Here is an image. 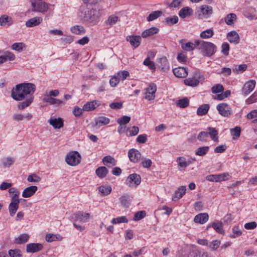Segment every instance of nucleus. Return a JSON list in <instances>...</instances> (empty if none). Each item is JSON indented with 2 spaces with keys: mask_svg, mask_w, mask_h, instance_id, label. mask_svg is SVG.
<instances>
[{
  "mask_svg": "<svg viewBox=\"0 0 257 257\" xmlns=\"http://www.w3.org/2000/svg\"><path fill=\"white\" fill-rule=\"evenodd\" d=\"M36 90L35 85L32 83H22L18 84L11 91V97L15 100L25 101L20 102L18 107L23 109L29 106L33 101V94Z\"/></svg>",
  "mask_w": 257,
  "mask_h": 257,
  "instance_id": "f257e3e1",
  "label": "nucleus"
},
{
  "mask_svg": "<svg viewBox=\"0 0 257 257\" xmlns=\"http://www.w3.org/2000/svg\"><path fill=\"white\" fill-rule=\"evenodd\" d=\"M195 43L204 56L211 57L216 52V46L211 42L195 40Z\"/></svg>",
  "mask_w": 257,
  "mask_h": 257,
  "instance_id": "f03ea898",
  "label": "nucleus"
},
{
  "mask_svg": "<svg viewBox=\"0 0 257 257\" xmlns=\"http://www.w3.org/2000/svg\"><path fill=\"white\" fill-rule=\"evenodd\" d=\"M81 157L77 151H72L67 154L65 157L66 162L69 165L75 166L80 163Z\"/></svg>",
  "mask_w": 257,
  "mask_h": 257,
  "instance_id": "7ed1b4c3",
  "label": "nucleus"
},
{
  "mask_svg": "<svg viewBox=\"0 0 257 257\" xmlns=\"http://www.w3.org/2000/svg\"><path fill=\"white\" fill-rule=\"evenodd\" d=\"M32 11L45 14L49 9L50 5L45 2L32 1Z\"/></svg>",
  "mask_w": 257,
  "mask_h": 257,
  "instance_id": "20e7f679",
  "label": "nucleus"
},
{
  "mask_svg": "<svg viewBox=\"0 0 257 257\" xmlns=\"http://www.w3.org/2000/svg\"><path fill=\"white\" fill-rule=\"evenodd\" d=\"M229 173H223L219 174L209 175L206 177V179L210 182H221L228 180L230 178Z\"/></svg>",
  "mask_w": 257,
  "mask_h": 257,
  "instance_id": "39448f33",
  "label": "nucleus"
},
{
  "mask_svg": "<svg viewBox=\"0 0 257 257\" xmlns=\"http://www.w3.org/2000/svg\"><path fill=\"white\" fill-rule=\"evenodd\" d=\"M157 85L154 83H150L146 88V99L152 102L155 98Z\"/></svg>",
  "mask_w": 257,
  "mask_h": 257,
  "instance_id": "423d86ee",
  "label": "nucleus"
},
{
  "mask_svg": "<svg viewBox=\"0 0 257 257\" xmlns=\"http://www.w3.org/2000/svg\"><path fill=\"white\" fill-rule=\"evenodd\" d=\"M141 182V178L137 174H130L125 181V184L129 187H136Z\"/></svg>",
  "mask_w": 257,
  "mask_h": 257,
  "instance_id": "0eeeda50",
  "label": "nucleus"
},
{
  "mask_svg": "<svg viewBox=\"0 0 257 257\" xmlns=\"http://www.w3.org/2000/svg\"><path fill=\"white\" fill-rule=\"evenodd\" d=\"M195 161V159L190 158L186 160L184 157H179L176 159L178 170L180 171H184L186 168Z\"/></svg>",
  "mask_w": 257,
  "mask_h": 257,
  "instance_id": "6e6552de",
  "label": "nucleus"
},
{
  "mask_svg": "<svg viewBox=\"0 0 257 257\" xmlns=\"http://www.w3.org/2000/svg\"><path fill=\"white\" fill-rule=\"evenodd\" d=\"M218 113L222 116L228 117L232 113L230 106L225 103H221L216 106Z\"/></svg>",
  "mask_w": 257,
  "mask_h": 257,
  "instance_id": "1a4fd4ad",
  "label": "nucleus"
},
{
  "mask_svg": "<svg viewBox=\"0 0 257 257\" xmlns=\"http://www.w3.org/2000/svg\"><path fill=\"white\" fill-rule=\"evenodd\" d=\"M201 78V74L199 72H196L195 76L192 77H189L184 80V84L186 85L196 87L197 86L200 82L199 79Z\"/></svg>",
  "mask_w": 257,
  "mask_h": 257,
  "instance_id": "9d476101",
  "label": "nucleus"
},
{
  "mask_svg": "<svg viewBox=\"0 0 257 257\" xmlns=\"http://www.w3.org/2000/svg\"><path fill=\"white\" fill-rule=\"evenodd\" d=\"M256 85V81L255 80L251 79L247 81L243 85L241 91L245 96L250 93L255 88Z\"/></svg>",
  "mask_w": 257,
  "mask_h": 257,
  "instance_id": "9b49d317",
  "label": "nucleus"
},
{
  "mask_svg": "<svg viewBox=\"0 0 257 257\" xmlns=\"http://www.w3.org/2000/svg\"><path fill=\"white\" fill-rule=\"evenodd\" d=\"M89 217V213L78 211L73 215L72 219L75 222L84 223L88 221Z\"/></svg>",
  "mask_w": 257,
  "mask_h": 257,
  "instance_id": "f8f14e48",
  "label": "nucleus"
},
{
  "mask_svg": "<svg viewBox=\"0 0 257 257\" xmlns=\"http://www.w3.org/2000/svg\"><path fill=\"white\" fill-rule=\"evenodd\" d=\"M83 17L84 21L93 22L97 19L99 17L96 15V10L91 9L85 11Z\"/></svg>",
  "mask_w": 257,
  "mask_h": 257,
  "instance_id": "ddd939ff",
  "label": "nucleus"
},
{
  "mask_svg": "<svg viewBox=\"0 0 257 257\" xmlns=\"http://www.w3.org/2000/svg\"><path fill=\"white\" fill-rule=\"evenodd\" d=\"M43 245L39 243H30L26 245V251L28 253H35L41 250Z\"/></svg>",
  "mask_w": 257,
  "mask_h": 257,
  "instance_id": "4468645a",
  "label": "nucleus"
},
{
  "mask_svg": "<svg viewBox=\"0 0 257 257\" xmlns=\"http://www.w3.org/2000/svg\"><path fill=\"white\" fill-rule=\"evenodd\" d=\"M43 101L47 102L51 105H54L58 107L65 104V101L54 97H50L48 96H44L43 98Z\"/></svg>",
  "mask_w": 257,
  "mask_h": 257,
  "instance_id": "2eb2a0df",
  "label": "nucleus"
},
{
  "mask_svg": "<svg viewBox=\"0 0 257 257\" xmlns=\"http://www.w3.org/2000/svg\"><path fill=\"white\" fill-rule=\"evenodd\" d=\"M9 192L11 198V202H20L21 200H25L24 199H19L20 195V191L15 187H11L9 190Z\"/></svg>",
  "mask_w": 257,
  "mask_h": 257,
  "instance_id": "dca6fc26",
  "label": "nucleus"
},
{
  "mask_svg": "<svg viewBox=\"0 0 257 257\" xmlns=\"http://www.w3.org/2000/svg\"><path fill=\"white\" fill-rule=\"evenodd\" d=\"M226 38L228 41L234 44L239 43L240 37L238 33L235 31H232L227 34Z\"/></svg>",
  "mask_w": 257,
  "mask_h": 257,
  "instance_id": "f3484780",
  "label": "nucleus"
},
{
  "mask_svg": "<svg viewBox=\"0 0 257 257\" xmlns=\"http://www.w3.org/2000/svg\"><path fill=\"white\" fill-rule=\"evenodd\" d=\"M128 157L131 161L137 162L141 158V155L139 151L135 149H131L128 151Z\"/></svg>",
  "mask_w": 257,
  "mask_h": 257,
  "instance_id": "a211bd4d",
  "label": "nucleus"
},
{
  "mask_svg": "<svg viewBox=\"0 0 257 257\" xmlns=\"http://www.w3.org/2000/svg\"><path fill=\"white\" fill-rule=\"evenodd\" d=\"M185 40L184 39H182L179 41L180 44H181V48L183 50L186 51H191L195 49L196 47H197L195 41L194 43H193L190 42H188L185 43Z\"/></svg>",
  "mask_w": 257,
  "mask_h": 257,
  "instance_id": "6ab92c4d",
  "label": "nucleus"
},
{
  "mask_svg": "<svg viewBox=\"0 0 257 257\" xmlns=\"http://www.w3.org/2000/svg\"><path fill=\"white\" fill-rule=\"evenodd\" d=\"M209 219V216L207 213H201L196 215L194 218V221L196 223L203 224Z\"/></svg>",
  "mask_w": 257,
  "mask_h": 257,
  "instance_id": "aec40b11",
  "label": "nucleus"
},
{
  "mask_svg": "<svg viewBox=\"0 0 257 257\" xmlns=\"http://www.w3.org/2000/svg\"><path fill=\"white\" fill-rule=\"evenodd\" d=\"M186 188L185 186H182L176 190L172 197V200L176 201L181 198L185 194Z\"/></svg>",
  "mask_w": 257,
  "mask_h": 257,
  "instance_id": "412c9836",
  "label": "nucleus"
},
{
  "mask_svg": "<svg viewBox=\"0 0 257 257\" xmlns=\"http://www.w3.org/2000/svg\"><path fill=\"white\" fill-rule=\"evenodd\" d=\"M36 186H31L26 188L22 192V196L24 198H29L32 196L37 191Z\"/></svg>",
  "mask_w": 257,
  "mask_h": 257,
  "instance_id": "4be33fe9",
  "label": "nucleus"
},
{
  "mask_svg": "<svg viewBox=\"0 0 257 257\" xmlns=\"http://www.w3.org/2000/svg\"><path fill=\"white\" fill-rule=\"evenodd\" d=\"M212 227L217 232L220 234H223L224 233V230L223 228V224L221 221H217L212 222L208 224L206 227V230H208L209 228Z\"/></svg>",
  "mask_w": 257,
  "mask_h": 257,
  "instance_id": "5701e85b",
  "label": "nucleus"
},
{
  "mask_svg": "<svg viewBox=\"0 0 257 257\" xmlns=\"http://www.w3.org/2000/svg\"><path fill=\"white\" fill-rule=\"evenodd\" d=\"M126 40L134 48L138 47L141 43V38L139 36H129L126 37Z\"/></svg>",
  "mask_w": 257,
  "mask_h": 257,
  "instance_id": "b1692460",
  "label": "nucleus"
},
{
  "mask_svg": "<svg viewBox=\"0 0 257 257\" xmlns=\"http://www.w3.org/2000/svg\"><path fill=\"white\" fill-rule=\"evenodd\" d=\"M43 21V19L40 17H36L31 18L26 21V26L27 27L31 28L38 26Z\"/></svg>",
  "mask_w": 257,
  "mask_h": 257,
  "instance_id": "393cba45",
  "label": "nucleus"
},
{
  "mask_svg": "<svg viewBox=\"0 0 257 257\" xmlns=\"http://www.w3.org/2000/svg\"><path fill=\"white\" fill-rule=\"evenodd\" d=\"M184 257H211L209 255V253L207 251H204L203 252L200 251L195 249L190 251Z\"/></svg>",
  "mask_w": 257,
  "mask_h": 257,
  "instance_id": "a878e982",
  "label": "nucleus"
},
{
  "mask_svg": "<svg viewBox=\"0 0 257 257\" xmlns=\"http://www.w3.org/2000/svg\"><path fill=\"white\" fill-rule=\"evenodd\" d=\"M193 14V10L188 7L182 8L179 12L178 15L181 18H185L190 17Z\"/></svg>",
  "mask_w": 257,
  "mask_h": 257,
  "instance_id": "bb28decb",
  "label": "nucleus"
},
{
  "mask_svg": "<svg viewBox=\"0 0 257 257\" xmlns=\"http://www.w3.org/2000/svg\"><path fill=\"white\" fill-rule=\"evenodd\" d=\"M173 72L176 77L179 78H184L188 74L186 69L182 67H178L173 69Z\"/></svg>",
  "mask_w": 257,
  "mask_h": 257,
  "instance_id": "cd10ccee",
  "label": "nucleus"
},
{
  "mask_svg": "<svg viewBox=\"0 0 257 257\" xmlns=\"http://www.w3.org/2000/svg\"><path fill=\"white\" fill-rule=\"evenodd\" d=\"M159 67L164 72H167L170 69V65L167 59L165 57L159 59Z\"/></svg>",
  "mask_w": 257,
  "mask_h": 257,
  "instance_id": "c85d7f7f",
  "label": "nucleus"
},
{
  "mask_svg": "<svg viewBox=\"0 0 257 257\" xmlns=\"http://www.w3.org/2000/svg\"><path fill=\"white\" fill-rule=\"evenodd\" d=\"M49 123L55 128H60L63 126V121L61 117L51 118L49 120Z\"/></svg>",
  "mask_w": 257,
  "mask_h": 257,
  "instance_id": "c756f323",
  "label": "nucleus"
},
{
  "mask_svg": "<svg viewBox=\"0 0 257 257\" xmlns=\"http://www.w3.org/2000/svg\"><path fill=\"white\" fill-rule=\"evenodd\" d=\"M95 125L100 127L102 125H105L108 124L110 122V119L108 117L100 116L95 118Z\"/></svg>",
  "mask_w": 257,
  "mask_h": 257,
  "instance_id": "7c9ffc66",
  "label": "nucleus"
},
{
  "mask_svg": "<svg viewBox=\"0 0 257 257\" xmlns=\"http://www.w3.org/2000/svg\"><path fill=\"white\" fill-rule=\"evenodd\" d=\"M102 162L103 164L108 167L111 168L116 165V160L110 156H107L103 158Z\"/></svg>",
  "mask_w": 257,
  "mask_h": 257,
  "instance_id": "2f4dec72",
  "label": "nucleus"
},
{
  "mask_svg": "<svg viewBox=\"0 0 257 257\" xmlns=\"http://www.w3.org/2000/svg\"><path fill=\"white\" fill-rule=\"evenodd\" d=\"M29 237L30 235L29 234L27 233H23L17 237H15L14 239V242L15 243L18 244H23L27 242Z\"/></svg>",
  "mask_w": 257,
  "mask_h": 257,
  "instance_id": "473e14b6",
  "label": "nucleus"
},
{
  "mask_svg": "<svg viewBox=\"0 0 257 257\" xmlns=\"http://www.w3.org/2000/svg\"><path fill=\"white\" fill-rule=\"evenodd\" d=\"M210 105L208 104H204L199 106L197 108L196 113L199 116L205 115L208 112Z\"/></svg>",
  "mask_w": 257,
  "mask_h": 257,
  "instance_id": "72a5a7b5",
  "label": "nucleus"
},
{
  "mask_svg": "<svg viewBox=\"0 0 257 257\" xmlns=\"http://www.w3.org/2000/svg\"><path fill=\"white\" fill-rule=\"evenodd\" d=\"M98 101L93 100L87 102L83 106L84 111H89L94 110L98 106Z\"/></svg>",
  "mask_w": 257,
  "mask_h": 257,
  "instance_id": "f704fd0d",
  "label": "nucleus"
},
{
  "mask_svg": "<svg viewBox=\"0 0 257 257\" xmlns=\"http://www.w3.org/2000/svg\"><path fill=\"white\" fill-rule=\"evenodd\" d=\"M98 190L101 196H106L110 193L112 188L109 185H101L98 188Z\"/></svg>",
  "mask_w": 257,
  "mask_h": 257,
  "instance_id": "c9c22d12",
  "label": "nucleus"
},
{
  "mask_svg": "<svg viewBox=\"0 0 257 257\" xmlns=\"http://www.w3.org/2000/svg\"><path fill=\"white\" fill-rule=\"evenodd\" d=\"M207 130L208 131L207 132L208 133V136L209 135L210 136L211 140L214 142H218V138L217 131L215 128L211 127H207Z\"/></svg>",
  "mask_w": 257,
  "mask_h": 257,
  "instance_id": "e433bc0d",
  "label": "nucleus"
},
{
  "mask_svg": "<svg viewBox=\"0 0 257 257\" xmlns=\"http://www.w3.org/2000/svg\"><path fill=\"white\" fill-rule=\"evenodd\" d=\"M62 239V237L58 234H54L52 233H48L45 236V239L47 242H51L54 241H60Z\"/></svg>",
  "mask_w": 257,
  "mask_h": 257,
  "instance_id": "4c0bfd02",
  "label": "nucleus"
},
{
  "mask_svg": "<svg viewBox=\"0 0 257 257\" xmlns=\"http://www.w3.org/2000/svg\"><path fill=\"white\" fill-rule=\"evenodd\" d=\"M70 31L72 33L76 35H82L85 33L84 28L80 25H75L72 27L70 29Z\"/></svg>",
  "mask_w": 257,
  "mask_h": 257,
  "instance_id": "58836bf2",
  "label": "nucleus"
},
{
  "mask_svg": "<svg viewBox=\"0 0 257 257\" xmlns=\"http://www.w3.org/2000/svg\"><path fill=\"white\" fill-rule=\"evenodd\" d=\"M20 202H11L9 205V210L11 216H13L19 208Z\"/></svg>",
  "mask_w": 257,
  "mask_h": 257,
  "instance_id": "ea45409f",
  "label": "nucleus"
},
{
  "mask_svg": "<svg viewBox=\"0 0 257 257\" xmlns=\"http://www.w3.org/2000/svg\"><path fill=\"white\" fill-rule=\"evenodd\" d=\"M214 35V31L212 28L208 29L201 32L200 37L203 39H209Z\"/></svg>",
  "mask_w": 257,
  "mask_h": 257,
  "instance_id": "a19ab883",
  "label": "nucleus"
},
{
  "mask_svg": "<svg viewBox=\"0 0 257 257\" xmlns=\"http://www.w3.org/2000/svg\"><path fill=\"white\" fill-rule=\"evenodd\" d=\"M236 19V16L235 14L231 13L228 14L224 18V21L227 25L232 26L234 24V21Z\"/></svg>",
  "mask_w": 257,
  "mask_h": 257,
  "instance_id": "79ce46f5",
  "label": "nucleus"
},
{
  "mask_svg": "<svg viewBox=\"0 0 257 257\" xmlns=\"http://www.w3.org/2000/svg\"><path fill=\"white\" fill-rule=\"evenodd\" d=\"M108 171L105 167H99L95 171L97 176L100 178H103L105 177L107 174Z\"/></svg>",
  "mask_w": 257,
  "mask_h": 257,
  "instance_id": "37998d69",
  "label": "nucleus"
},
{
  "mask_svg": "<svg viewBox=\"0 0 257 257\" xmlns=\"http://www.w3.org/2000/svg\"><path fill=\"white\" fill-rule=\"evenodd\" d=\"M200 12L203 16H209L212 14V8L207 5H203L200 7Z\"/></svg>",
  "mask_w": 257,
  "mask_h": 257,
  "instance_id": "c03bdc74",
  "label": "nucleus"
},
{
  "mask_svg": "<svg viewBox=\"0 0 257 257\" xmlns=\"http://www.w3.org/2000/svg\"><path fill=\"white\" fill-rule=\"evenodd\" d=\"M209 147L204 146L198 148L195 151V155L199 156H204L209 152Z\"/></svg>",
  "mask_w": 257,
  "mask_h": 257,
  "instance_id": "a18cd8bd",
  "label": "nucleus"
},
{
  "mask_svg": "<svg viewBox=\"0 0 257 257\" xmlns=\"http://www.w3.org/2000/svg\"><path fill=\"white\" fill-rule=\"evenodd\" d=\"M162 14L163 13L161 11L158 10L154 11L151 13L147 17V21L149 22L153 21L160 17L162 15Z\"/></svg>",
  "mask_w": 257,
  "mask_h": 257,
  "instance_id": "49530a36",
  "label": "nucleus"
},
{
  "mask_svg": "<svg viewBox=\"0 0 257 257\" xmlns=\"http://www.w3.org/2000/svg\"><path fill=\"white\" fill-rule=\"evenodd\" d=\"M146 66L151 71L152 73L156 70V65L155 62L149 58H146Z\"/></svg>",
  "mask_w": 257,
  "mask_h": 257,
  "instance_id": "de8ad7c7",
  "label": "nucleus"
},
{
  "mask_svg": "<svg viewBox=\"0 0 257 257\" xmlns=\"http://www.w3.org/2000/svg\"><path fill=\"white\" fill-rule=\"evenodd\" d=\"M179 20L177 16H174L172 17H167L165 19V23L166 25L171 26L178 23Z\"/></svg>",
  "mask_w": 257,
  "mask_h": 257,
  "instance_id": "09e8293b",
  "label": "nucleus"
},
{
  "mask_svg": "<svg viewBox=\"0 0 257 257\" xmlns=\"http://www.w3.org/2000/svg\"><path fill=\"white\" fill-rule=\"evenodd\" d=\"M189 100L187 97L179 99L176 102V105L180 108H185L189 105Z\"/></svg>",
  "mask_w": 257,
  "mask_h": 257,
  "instance_id": "8fccbe9b",
  "label": "nucleus"
},
{
  "mask_svg": "<svg viewBox=\"0 0 257 257\" xmlns=\"http://www.w3.org/2000/svg\"><path fill=\"white\" fill-rule=\"evenodd\" d=\"M139 132V127L136 126L128 127L127 129V136H134L138 135Z\"/></svg>",
  "mask_w": 257,
  "mask_h": 257,
  "instance_id": "3c124183",
  "label": "nucleus"
},
{
  "mask_svg": "<svg viewBox=\"0 0 257 257\" xmlns=\"http://www.w3.org/2000/svg\"><path fill=\"white\" fill-rule=\"evenodd\" d=\"M118 20V17L111 15L108 18L107 20L105 22V23L106 25L112 26L115 25L117 22Z\"/></svg>",
  "mask_w": 257,
  "mask_h": 257,
  "instance_id": "603ef678",
  "label": "nucleus"
},
{
  "mask_svg": "<svg viewBox=\"0 0 257 257\" xmlns=\"http://www.w3.org/2000/svg\"><path fill=\"white\" fill-rule=\"evenodd\" d=\"M127 222H128V219L124 216H119L116 218H114L111 221V223L113 224H118V223H127Z\"/></svg>",
  "mask_w": 257,
  "mask_h": 257,
  "instance_id": "864d4df0",
  "label": "nucleus"
},
{
  "mask_svg": "<svg viewBox=\"0 0 257 257\" xmlns=\"http://www.w3.org/2000/svg\"><path fill=\"white\" fill-rule=\"evenodd\" d=\"M160 31L158 28L153 27L146 30V37L147 36H152L155 34H158Z\"/></svg>",
  "mask_w": 257,
  "mask_h": 257,
  "instance_id": "5fc2aeb1",
  "label": "nucleus"
},
{
  "mask_svg": "<svg viewBox=\"0 0 257 257\" xmlns=\"http://www.w3.org/2000/svg\"><path fill=\"white\" fill-rule=\"evenodd\" d=\"M220 245V241L219 240H214L210 242L208 244V247L211 250H216Z\"/></svg>",
  "mask_w": 257,
  "mask_h": 257,
  "instance_id": "6e6d98bb",
  "label": "nucleus"
},
{
  "mask_svg": "<svg viewBox=\"0 0 257 257\" xmlns=\"http://www.w3.org/2000/svg\"><path fill=\"white\" fill-rule=\"evenodd\" d=\"M11 24V18L6 16H2L0 18V25L1 26H10Z\"/></svg>",
  "mask_w": 257,
  "mask_h": 257,
  "instance_id": "4d7b16f0",
  "label": "nucleus"
},
{
  "mask_svg": "<svg viewBox=\"0 0 257 257\" xmlns=\"http://www.w3.org/2000/svg\"><path fill=\"white\" fill-rule=\"evenodd\" d=\"M25 47V45L23 43H15L12 45L11 48L14 50L21 52Z\"/></svg>",
  "mask_w": 257,
  "mask_h": 257,
  "instance_id": "13d9d810",
  "label": "nucleus"
},
{
  "mask_svg": "<svg viewBox=\"0 0 257 257\" xmlns=\"http://www.w3.org/2000/svg\"><path fill=\"white\" fill-rule=\"evenodd\" d=\"M9 254L11 257H23L22 252L19 249L9 250Z\"/></svg>",
  "mask_w": 257,
  "mask_h": 257,
  "instance_id": "bf43d9fd",
  "label": "nucleus"
},
{
  "mask_svg": "<svg viewBox=\"0 0 257 257\" xmlns=\"http://www.w3.org/2000/svg\"><path fill=\"white\" fill-rule=\"evenodd\" d=\"M247 68L246 64H243L238 66H236L235 69H233V72H236L237 73H241L244 72Z\"/></svg>",
  "mask_w": 257,
  "mask_h": 257,
  "instance_id": "052dcab7",
  "label": "nucleus"
},
{
  "mask_svg": "<svg viewBox=\"0 0 257 257\" xmlns=\"http://www.w3.org/2000/svg\"><path fill=\"white\" fill-rule=\"evenodd\" d=\"M224 90V87L222 85L220 84H217L214 85L211 88V91L213 93H218L222 92Z\"/></svg>",
  "mask_w": 257,
  "mask_h": 257,
  "instance_id": "680f3d73",
  "label": "nucleus"
},
{
  "mask_svg": "<svg viewBox=\"0 0 257 257\" xmlns=\"http://www.w3.org/2000/svg\"><path fill=\"white\" fill-rule=\"evenodd\" d=\"M131 120V117L126 115H124L117 119V122L119 124L125 125L128 123Z\"/></svg>",
  "mask_w": 257,
  "mask_h": 257,
  "instance_id": "e2e57ef3",
  "label": "nucleus"
},
{
  "mask_svg": "<svg viewBox=\"0 0 257 257\" xmlns=\"http://www.w3.org/2000/svg\"><path fill=\"white\" fill-rule=\"evenodd\" d=\"M119 81V78L115 74L111 77L109 80V84L111 87H114L116 86Z\"/></svg>",
  "mask_w": 257,
  "mask_h": 257,
  "instance_id": "0e129e2a",
  "label": "nucleus"
},
{
  "mask_svg": "<svg viewBox=\"0 0 257 257\" xmlns=\"http://www.w3.org/2000/svg\"><path fill=\"white\" fill-rule=\"evenodd\" d=\"M119 199L122 205L125 207H128L131 201L129 197L123 196H121Z\"/></svg>",
  "mask_w": 257,
  "mask_h": 257,
  "instance_id": "69168bd1",
  "label": "nucleus"
},
{
  "mask_svg": "<svg viewBox=\"0 0 257 257\" xmlns=\"http://www.w3.org/2000/svg\"><path fill=\"white\" fill-rule=\"evenodd\" d=\"M3 56L6 59V62L8 60L14 61L16 58L15 55L9 51H6Z\"/></svg>",
  "mask_w": 257,
  "mask_h": 257,
  "instance_id": "338daca9",
  "label": "nucleus"
},
{
  "mask_svg": "<svg viewBox=\"0 0 257 257\" xmlns=\"http://www.w3.org/2000/svg\"><path fill=\"white\" fill-rule=\"evenodd\" d=\"M232 233L233 234L231 235V237L232 238H236L242 234V231L239 229L238 226H234L232 228Z\"/></svg>",
  "mask_w": 257,
  "mask_h": 257,
  "instance_id": "774afa93",
  "label": "nucleus"
}]
</instances>
